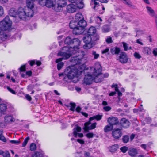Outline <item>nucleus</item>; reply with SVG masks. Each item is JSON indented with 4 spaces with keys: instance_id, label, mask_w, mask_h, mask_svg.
<instances>
[{
    "instance_id": "f257e3e1",
    "label": "nucleus",
    "mask_w": 157,
    "mask_h": 157,
    "mask_svg": "<svg viewBox=\"0 0 157 157\" xmlns=\"http://www.w3.org/2000/svg\"><path fill=\"white\" fill-rule=\"evenodd\" d=\"M64 43L70 47H63V50L71 53L73 55H75L71 58V62L76 65L80 64L82 58V56L81 55H80L78 54L79 52H78L81 44L80 40L77 38H74L72 36H68L65 38Z\"/></svg>"
},
{
    "instance_id": "f03ea898",
    "label": "nucleus",
    "mask_w": 157,
    "mask_h": 157,
    "mask_svg": "<svg viewBox=\"0 0 157 157\" xmlns=\"http://www.w3.org/2000/svg\"><path fill=\"white\" fill-rule=\"evenodd\" d=\"M12 21L9 17L6 16L0 22V43L5 41L7 38V35L5 31L10 29L12 25Z\"/></svg>"
},
{
    "instance_id": "7ed1b4c3",
    "label": "nucleus",
    "mask_w": 157,
    "mask_h": 157,
    "mask_svg": "<svg viewBox=\"0 0 157 157\" xmlns=\"http://www.w3.org/2000/svg\"><path fill=\"white\" fill-rule=\"evenodd\" d=\"M101 67L100 65H99L98 68H95L94 69V74L96 75L94 78V81L98 83L103 81L104 78H107L109 75L108 73H105L103 75L101 73Z\"/></svg>"
},
{
    "instance_id": "20e7f679",
    "label": "nucleus",
    "mask_w": 157,
    "mask_h": 157,
    "mask_svg": "<svg viewBox=\"0 0 157 157\" xmlns=\"http://www.w3.org/2000/svg\"><path fill=\"white\" fill-rule=\"evenodd\" d=\"M17 14L19 18L20 19H25L26 16L31 17L33 16V12L31 9H26L25 8H23L22 7H20L17 10Z\"/></svg>"
},
{
    "instance_id": "39448f33",
    "label": "nucleus",
    "mask_w": 157,
    "mask_h": 157,
    "mask_svg": "<svg viewBox=\"0 0 157 157\" xmlns=\"http://www.w3.org/2000/svg\"><path fill=\"white\" fill-rule=\"evenodd\" d=\"M81 71H79V70L76 68L71 69L68 72L67 75L63 78V80L67 82V79L71 80L73 79L74 77H78L81 74Z\"/></svg>"
},
{
    "instance_id": "423d86ee",
    "label": "nucleus",
    "mask_w": 157,
    "mask_h": 157,
    "mask_svg": "<svg viewBox=\"0 0 157 157\" xmlns=\"http://www.w3.org/2000/svg\"><path fill=\"white\" fill-rule=\"evenodd\" d=\"M92 37L87 34L86 35L83 37V40L85 44L83 47L84 49H88L92 47L95 45L93 41H92Z\"/></svg>"
},
{
    "instance_id": "0eeeda50",
    "label": "nucleus",
    "mask_w": 157,
    "mask_h": 157,
    "mask_svg": "<svg viewBox=\"0 0 157 157\" xmlns=\"http://www.w3.org/2000/svg\"><path fill=\"white\" fill-rule=\"evenodd\" d=\"M84 6V4L82 1H80L79 3L75 6L73 4L68 5L67 6V11L69 13L75 12L77 10V7L79 9L82 8Z\"/></svg>"
},
{
    "instance_id": "6e6552de",
    "label": "nucleus",
    "mask_w": 157,
    "mask_h": 157,
    "mask_svg": "<svg viewBox=\"0 0 157 157\" xmlns=\"http://www.w3.org/2000/svg\"><path fill=\"white\" fill-rule=\"evenodd\" d=\"M57 56H62V57L57 59L56 60V63H58L61 62L63 60H67L73 55L71 53H68L66 51H60L57 54Z\"/></svg>"
},
{
    "instance_id": "1a4fd4ad",
    "label": "nucleus",
    "mask_w": 157,
    "mask_h": 157,
    "mask_svg": "<svg viewBox=\"0 0 157 157\" xmlns=\"http://www.w3.org/2000/svg\"><path fill=\"white\" fill-rule=\"evenodd\" d=\"M87 22L84 19L80 20V21H78V29L77 30L78 34L80 35L84 31L85 27L87 25Z\"/></svg>"
},
{
    "instance_id": "9d476101",
    "label": "nucleus",
    "mask_w": 157,
    "mask_h": 157,
    "mask_svg": "<svg viewBox=\"0 0 157 157\" xmlns=\"http://www.w3.org/2000/svg\"><path fill=\"white\" fill-rule=\"evenodd\" d=\"M91 124V121H89V120L88 121L84 123L83 129L85 132H88L89 130L93 129L96 128L97 124L96 122L92 124L90 126H89Z\"/></svg>"
},
{
    "instance_id": "9b49d317",
    "label": "nucleus",
    "mask_w": 157,
    "mask_h": 157,
    "mask_svg": "<svg viewBox=\"0 0 157 157\" xmlns=\"http://www.w3.org/2000/svg\"><path fill=\"white\" fill-rule=\"evenodd\" d=\"M69 27L71 29H73V33L75 35H79L78 34V21L75 20L71 21L69 23Z\"/></svg>"
},
{
    "instance_id": "f8f14e48",
    "label": "nucleus",
    "mask_w": 157,
    "mask_h": 157,
    "mask_svg": "<svg viewBox=\"0 0 157 157\" xmlns=\"http://www.w3.org/2000/svg\"><path fill=\"white\" fill-rule=\"evenodd\" d=\"M128 58L127 54L124 52H121L119 56V60L122 64L127 63L128 61Z\"/></svg>"
},
{
    "instance_id": "ddd939ff",
    "label": "nucleus",
    "mask_w": 157,
    "mask_h": 157,
    "mask_svg": "<svg viewBox=\"0 0 157 157\" xmlns=\"http://www.w3.org/2000/svg\"><path fill=\"white\" fill-rule=\"evenodd\" d=\"M112 135L114 138L118 139L121 136L122 133L121 129L117 128L113 129L112 132Z\"/></svg>"
},
{
    "instance_id": "4468645a",
    "label": "nucleus",
    "mask_w": 157,
    "mask_h": 157,
    "mask_svg": "<svg viewBox=\"0 0 157 157\" xmlns=\"http://www.w3.org/2000/svg\"><path fill=\"white\" fill-rule=\"evenodd\" d=\"M85 77L84 79V83L86 85H89L91 84L94 79L92 76L89 72H87L86 74L84 75Z\"/></svg>"
},
{
    "instance_id": "2eb2a0df",
    "label": "nucleus",
    "mask_w": 157,
    "mask_h": 157,
    "mask_svg": "<svg viewBox=\"0 0 157 157\" xmlns=\"http://www.w3.org/2000/svg\"><path fill=\"white\" fill-rule=\"evenodd\" d=\"M107 121L112 126L114 127V126L116 125L117 126L119 124V121L118 119L115 117H110L108 118Z\"/></svg>"
},
{
    "instance_id": "dca6fc26",
    "label": "nucleus",
    "mask_w": 157,
    "mask_h": 157,
    "mask_svg": "<svg viewBox=\"0 0 157 157\" xmlns=\"http://www.w3.org/2000/svg\"><path fill=\"white\" fill-rule=\"evenodd\" d=\"M146 8L147 10V12L151 17L155 18V21H157V14H155L154 10L151 7L149 6H146Z\"/></svg>"
},
{
    "instance_id": "f3484780",
    "label": "nucleus",
    "mask_w": 157,
    "mask_h": 157,
    "mask_svg": "<svg viewBox=\"0 0 157 157\" xmlns=\"http://www.w3.org/2000/svg\"><path fill=\"white\" fill-rule=\"evenodd\" d=\"M81 130V128L79 126H77L76 127H75L73 129V133L74 136V137L77 138L78 136L80 138H82L83 136V134L82 133H78V132H80Z\"/></svg>"
},
{
    "instance_id": "a211bd4d",
    "label": "nucleus",
    "mask_w": 157,
    "mask_h": 157,
    "mask_svg": "<svg viewBox=\"0 0 157 157\" xmlns=\"http://www.w3.org/2000/svg\"><path fill=\"white\" fill-rule=\"evenodd\" d=\"M121 126L124 128H127L129 126L130 122L128 120L125 118H122L120 121Z\"/></svg>"
},
{
    "instance_id": "6ab92c4d",
    "label": "nucleus",
    "mask_w": 157,
    "mask_h": 157,
    "mask_svg": "<svg viewBox=\"0 0 157 157\" xmlns=\"http://www.w3.org/2000/svg\"><path fill=\"white\" fill-rule=\"evenodd\" d=\"M27 7H25L26 9L28 8L29 9H31L32 11H33L32 9L34 7V4L33 0H26Z\"/></svg>"
},
{
    "instance_id": "aec40b11",
    "label": "nucleus",
    "mask_w": 157,
    "mask_h": 157,
    "mask_svg": "<svg viewBox=\"0 0 157 157\" xmlns=\"http://www.w3.org/2000/svg\"><path fill=\"white\" fill-rule=\"evenodd\" d=\"M1 102V99H0V103ZM7 109V105L6 104L2 103L0 104V113L2 114H4Z\"/></svg>"
},
{
    "instance_id": "412c9836",
    "label": "nucleus",
    "mask_w": 157,
    "mask_h": 157,
    "mask_svg": "<svg viewBox=\"0 0 157 157\" xmlns=\"http://www.w3.org/2000/svg\"><path fill=\"white\" fill-rule=\"evenodd\" d=\"M98 1V0H91V2L90 3V5L94 10H97L96 8L100 6L99 3L97 2Z\"/></svg>"
},
{
    "instance_id": "4be33fe9",
    "label": "nucleus",
    "mask_w": 157,
    "mask_h": 157,
    "mask_svg": "<svg viewBox=\"0 0 157 157\" xmlns=\"http://www.w3.org/2000/svg\"><path fill=\"white\" fill-rule=\"evenodd\" d=\"M128 153L129 155L132 157H135L137 153V150L136 149L134 148H130Z\"/></svg>"
},
{
    "instance_id": "5701e85b",
    "label": "nucleus",
    "mask_w": 157,
    "mask_h": 157,
    "mask_svg": "<svg viewBox=\"0 0 157 157\" xmlns=\"http://www.w3.org/2000/svg\"><path fill=\"white\" fill-rule=\"evenodd\" d=\"M96 32V29L93 26H91L89 29L87 34L91 36H93V34H95Z\"/></svg>"
},
{
    "instance_id": "b1692460",
    "label": "nucleus",
    "mask_w": 157,
    "mask_h": 157,
    "mask_svg": "<svg viewBox=\"0 0 157 157\" xmlns=\"http://www.w3.org/2000/svg\"><path fill=\"white\" fill-rule=\"evenodd\" d=\"M119 148V145L117 144L112 145L111 146L109 147V151L112 153H114Z\"/></svg>"
},
{
    "instance_id": "393cba45",
    "label": "nucleus",
    "mask_w": 157,
    "mask_h": 157,
    "mask_svg": "<svg viewBox=\"0 0 157 157\" xmlns=\"http://www.w3.org/2000/svg\"><path fill=\"white\" fill-rule=\"evenodd\" d=\"M110 52L113 55H118L120 52L121 49L119 47H115L114 48L111 49Z\"/></svg>"
},
{
    "instance_id": "a878e982",
    "label": "nucleus",
    "mask_w": 157,
    "mask_h": 157,
    "mask_svg": "<svg viewBox=\"0 0 157 157\" xmlns=\"http://www.w3.org/2000/svg\"><path fill=\"white\" fill-rule=\"evenodd\" d=\"M52 7L53 10L56 12H60L62 10V8L57 3L55 4H54Z\"/></svg>"
},
{
    "instance_id": "bb28decb",
    "label": "nucleus",
    "mask_w": 157,
    "mask_h": 157,
    "mask_svg": "<svg viewBox=\"0 0 157 157\" xmlns=\"http://www.w3.org/2000/svg\"><path fill=\"white\" fill-rule=\"evenodd\" d=\"M79 70V71H81V74L83 73L84 75L86 74L87 72H85L87 70L86 69V65L85 64H82L80 65L78 68H77Z\"/></svg>"
},
{
    "instance_id": "cd10ccee",
    "label": "nucleus",
    "mask_w": 157,
    "mask_h": 157,
    "mask_svg": "<svg viewBox=\"0 0 157 157\" xmlns=\"http://www.w3.org/2000/svg\"><path fill=\"white\" fill-rule=\"evenodd\" d=\"M113 127L112 126L109 124L106 125L104 128V131L105 133L107 132L113 130Z\"/></svg>"
},
{
    "instance_id": "c85d7f7f",
    "label": "nucleus",
    "mask_w": 157,
    "mask_h": 157,
    "mask_svg": "<svg viewBox=\"0 0 157 157\" xmlns=\"http://www.w3.org/2000/svg\"><path fill=\"white\" fill-rule=\"evenodd\" d=\"M6 122H12L14 121L15 119L11 116H6L4 117Z\"/></svg>"
},
{
    "instance_id": "c756f323",
    "label": "nucleus",
    "mask_w": 157,
    "mask_h": 157,
    "mask_svg": "<svg viewBox=\"0 0 157 157\" xmlns=\"http://www.w3.org/2000/svg\"><path fill=\"white\" fill-rule=\"evenodd\" d=\"M101 29L102 32L104 33L109 32L110 30L109 26L108 24L104 25L102 27Z\"/></svg>"
},
{
    "instance_id": "7c9ffc66",
    "label": "nucleus",
    "mask_w": 157,
    "mask_h": 157,
    "mask_svg": "<svg viewBox=\"0 0 157 157\" xmlns=\"http://www.w3.org/2000/svg\"><path fill=\"white\" fill-rule=\"evenodd\" d=\"M102 117V115L99 114L95 116H94L92 117H90L89 119V121H91L92 120L96 119L97 120L99 121L101 120Z\"/></svg>"
},
{
    "instance_id": "2f4dec72",
    "label": "nucleus",
    "mask_w": 157,
    "mask_h": 157,
    "mask_svg": "<svg viewBox=\"0 0 157 157\" xmlns=\"http://www.w3.org/2000/svg\"><path fill=\"white\" fill-rule=\"evenodd\" d=\"M75 20L78 21H80V20H82L84 19V18L81 13H78L75 15Z\"/></svg>"
},
{
    "instance_id": "473e14b6",
    "label": "nucleus",
    "mask_w": 157,
    "mask_h": 157,
    "mask_svg": "<svg viewBox=\"0 0 157 157\" xmlns=\"http://www.w3.org/2000/svg\"><path fill=\"white\" fill-rule=\"evenodd\" d=\"M0 155H2L3 157H10V154L8 151H4L0 150Z\"/></svg>"
},
{
    "instance_id": "72a5a7b5",
    "label": "nucleus",
    "mask_w": 157,
    "mask_h": 157,
    "mask_svg": "<svg viewBox=\"0 0 157 157\" xmlns=\"http://www.w3.org/2000/svg\"><path fill=\"white\" fill-rule=\"evenodd\" d=\"M17 11H16L14 10V8H11L9 11L10 15L12 17H15L16 15L17 14Z\"/></svg>"
},
{
    "instance_id": "f704fd0d",
    "label": "nucleus",
    "mask_w": 157,
    "mask_h": 157,
    "mask_svg": "<svg viewBox=\"0 0 157 157\" xmlns=\"http://www.w3.org/2000/svg\"><path fill=\"white\" fill-rule=\"evenodd\" d=\"M132 14L129 13H127L125 15L124 18L127 21L130 22L132 21Z\"/></svg>"
},
{
    "instance_id": "c9c22d12",
    "label": "nucleus",
    "mask_w": 157,
    "mask_h": 157,
    "mask_svg": "<svg viewBox=\"0 0 157 157\" xmlns=\"http://www.w3.org/2000/svg\"><path fill=\"white\" fill-rule=\"evenodd\" d=\"M57 3L63 8L66 6L67 3L66 0H58Z\"/></svg>"
},
{
    "instance_id": "e433bc0d",
    "label": "nucleus",
    "mask_w": 157,
    "mask_h": 157,
    "mask_svg": "<svg viewBox=\"0 0 157 157\" xmlns=\"http://www.w3.org/2000/svg\"><path fill=\"white\" fill-rule=\"evenodd\" d=\"M3 131L2 129L0 130V140L4 142H6L7 140L3 135Z\"/></svg>"
},
{
    "instance_id": "4c0bfd02",
    "label": "nucleus",
    "mask_w": 157,
    "mask_h": 157,
    "mask_svg": "<svg viewBox=\"0 0 157 157\" xmlns=\"http://www.w3.org/2000/svg\"><path fill=\"white\" fill-rule=\"evenodd\" d=\"M122 141L124 143H127L129 141V138L128 135H125L123 136L122 138Z\"/></svg>"
},
{
    "instance_id": "58836bf2",
    "label": "nucleus",
    "mask_w": 157,
    "mask_h": 157,
    "mask_svg": "<svg viewBox=\"0 0 157 157\" xmlns=\"http://www.w3.org/2000/svg\"><path fill=\"white\" fill-rule=\"evenodd\" d=\"M125 4L127 5L129 7H133L134 6L132 4V2L129 0H121Z\"/></svg>"
},
{
    "instance_id": "ea45409f",
    "label": "nucleus",
    "mask_w": 157,
    "mask_h": 157,
    "mask_svg": "<svg viewBox=\"0 0 157 157\" xmlns=\"http://www.w3.org/2000/svg\"><path fill=\"white\" fill-rule=\"evenodd\" d=\"M91 36L92 37V41H93V43H94L95 44V41L99 40V36L98 34L95 33L94 34H93V36Z\"/></svg>"
},
{
    "instance_id": "a19ab883",
    "label": "nucleus",
    "mask_w": 157,
    "mask_h": 157,
    "mask_svg": "<svg viewBox=\"0 0 157 157\" xmlns=\"http://www.w3.org/2000/svg\"><path fill=\"white\" fill-rule=\"evenodd\" d=\"M70 105H71L70 110L73 112L75 111V108L76 106V104L75 103L70 102Z\"/></svg>"
},
{
    "instance_id": "79ce46f5",
    "label": "nucleus",
    "mask_w": 157,
    "mask_h": 157,
    "mask_svg": "<svg viewBox=\"0 0 157 157\" xmlns=\"http://www.w3.org/2000/svg\"><path fill=\"white\" fill-rule=\"evenodd\" d=\"M143 52L144 54H149L151 53V50L150 48L148 47L144 48H143Z\"/></svg>"
},
{
    "instance_id": "37998d69",
    "label": "nucleus",
    "mask_w": 157,
    "mask_h": 157,
    "mask_svg": "<svg viewBox=\"0 0 157 157\" xmlns=\"http://www.w3.org/2000/svg\"><path fill=\"white\" fill-rule=\"evenodd\" d=\"M120 150L122 152L124 153L128 150V147L125 146H123L120 148Z\"/></svg>"
},
{
    "instance_id": "c03bdc74",
    "label": "nucleus",
    "mask_w": 157,
    "mask_h": 157,
    "mask_svg": "<svg viewBox=\"0 0 157 157\" xmlns=\"http://www.w3.org/2000/svg\"><path fill=\"white\" fill-rule=\"evenodd\" d=\"M36 148V144L34 143H32L30 145V150L32 151L35 150Z\"/></svg>"
},
{
    "instance_id": "a18cd8bd",
    "label": "nucleus",
    "mask_w": 157,
    "mask_h": 157,
    "mask_svg": "<svg viewBox=\"0 0 157 157\" xmlns=\"http://www.w3.org/2000/svg\"><path fill=\"white\" fill-rule=\"evenodd\" d=\"M29 139V137H28L25 139L23 142L22 144V147H25L26 146Z\"/></svg>"
},
{
    "instance_id": "49530a36",
    "label": "nucleus",
    "mask_w": 157,
    "mask_h": 157,
    "mask_svg": "<svg viewBox=\"0 0 157 157\" xmlns=\"http://www.w3.org/2000/svg\"><path fill=\"white\" fill-rule=\"evenodd\" d=\"M64 66V63L60 62L58 63L57 65V69L58 70H60Z\"/></svg>"
},
{
    "instance_id": "de8ad7c7",
    "label": "nucleus",
    "mask_w": 157,
    "mask_h": 157,
    "mask_svg": "<svg viewBox=\"0 0 157 157\" xmlns=\"http://www.w3.org/2000/svg\"><path fill=\"white\" fill-rule=\"evenodd\" d=\"M10 143L14 144H18L20 143V141L19 140H10Z\"/></svg>"
},
{
    "instance_id": "09e8293b",
    "label": "nucleus",
    "mask_w": 157,
    "mask_h": 157,
    "mask_svg": "<svg viewBox=\"0 0 157 157\" xmlns=\"http://www.w3.org/2000/svg\"><path fill=\"white\" fill-rule=\"evenodd\" d=\"M106 42L108 44H110L112 43L113 42V41L112 40V38L111 37L108 36L106 39Z\"/></svg>"
},
{
    "instance_id": "8fccbe9b",
    "label": "nucleus",
    "mask_w": 157,
    "mask_h": 157,
    "mask_svg": "<svg viewBox=\"0 0 157 157\" xmlns=\"http://www.w3.org/2000/svg\"><path fill=\"white\" fill-rule=\"evenodd\" d=\"M122 44H123L124 50L125 51H127L128 50V44L124 42H122Z\"/></svg>"
},
{
    "instance_id": "3c124183",
    "label": "nucleus",
    "mask_w": 157,
    "mask_h": 157,
    "mask_svg": "<svg viewBox=\"0 0 157 157\" xmlns=\"http://www.w3.org/2000/svg\"><path fill=\"white\" fill-rule=\"evenodd\" d=\"M26 66L25 65H24L21 66L19 68L20 71L21 72H22L25 71L26 70Z\"/></svg>"
},
{
    "instance_id": "603ef678",
    "label": "nucleus",
    "mask_w": 157,
    "mask_h": 157,
    "mask_svg": "<svg viewBox=\"0 0 157 157\" xmlns=\"http://www.w3.org/2000/svg\"><path fill=\"white\" fill-rule=\"evenodd\" d=\"M92 55L94 56V58L95 59H97L99 56L98 54H96L95 51H93Z\"/></svg>"
},
{
    "instance_id": "864d4df0",
    "label": "nucleus",
    "mask_w": 157,
    "mask_h": 157,
    "mask_svg": "<svg viewBox=\"0 0 157 157\" xmlns=\"http://www.w3.org/2000/svg\"><path fill=\"white\" fill-rule=\"evenodd\" d=\"M6 88L8 90V91L10 92L12 94H16V92H15V91L13 90L12 89L10 88V87L9 86H7Z\"/></svg>"
},
{
    "instance_id": "5fc2aeb1",
    "label": "nucleus",
    "mask_w": 157,
    "mask_h": 157,
    "mask_svg": "<svg viewBox=\"0 0 157 157\" xmlns=\"http://www.w3.org/2000/svg\"><path fill=\"white\" fill-rule=\"evenodd\" d=\"M134 56L135 58L137 59H140L141 57L140 54L136 52H135L134 54Z\"/></svg>"
},
{
    "instance_id": "6e6d98bb",
    "label": "nucleus",
    "mask_w": 157,
    "mask_h": 157,
    "mask_svg": "<svg viewBox=\"0 0 157 157\" xmlns=\"http://www.w3.org/2000/svg\"><path fill=\"white\" fill-rule=\"evenodd\" d=\"M40 153L39 152H36L33 155V157H40Z\"/></svg>"
},
{
    "instance_id": "4d7b16f0",
    "label": "nucleus",
    "mask_w": 157,
    "mask_h": 157,
    "mask_svg": "<svg viewBox=\"0 0 157 157\" xmlns=\"http://www.w3.org/2000/svg\"><path fill=\"white\" fill-rule=\"evenodd\" d=\"M94 136V134L92 133L89 132L86 134V136L89 138H92Z\"/></svg>"
},
{
    "instance_id": "13d9d810",
    "label": "nucleus",
    "mask_w": 157,
    "mask_h": 157,
    "mask_svg": "<svg viewBox=\"0 0 157 157\" xmlns=\"http://www.w3.org/2000/svg\"><path fill=\"white\" fill-rule=\"evenodd\" d=\"M103 109L105 111H108L111 110V108L109 106H105L103 107Z\"/></svg>"
},
{
    "instance_id": "bf43d9fd",
    "label": "nucleus",
    "mask_w": 157,
    "mask_h": 157,
    "mask_svg": "<svg viewBox=\"0 0 157 157\" xmlns=\"http://www.w3.org/2000/svg\"><path fill=\"white\" fill-rule=\"evenodd\" d=\"M68 1L72 3H76V4L79 3V2H79V1H78V0H68Z\"/></svg>"
},
{
    "instance_id": "052dcab7",
    "label": "nucleus",
    "mask_w": 157,
    "mask_h": 157,
    "mask_svg": "<svg viewBox=\"0 0 157 157\" xmlns=\"http://www.w3.org/2000/svg\"><path fill=\"white\" fill-rule=\"evenodd\" d=\"M25 97L26 99L29 101H30L32 100V98L29 94H26L25 96Z\"/></svg>"
},
{
    "instance_id": "680f3d73",
    "label": "nucleus",
    "mask_w": 157,
    "mask_h": 157,
    "mask_svg": "<svg viewBox=\"0 0 157 157\" xmlns=\"http://www.w3.org/2000/svg\"><path fill=\"white\" fill-rule=\"evenodd\" d=\"M28 62L29 63V64L31 66H32L33 65H34L36 63V62L35 60L29 61H28Z\"/></svg>"
},
{
    "instance_id": "e2e57ef3",
    "label": "nucleus",
    "mask_w": 157,
    "mask_h": 157,
    "mask_svg": "<svg viewBox=\"0 0 157 157\" xmlns=\"http://www.w3.org/2000/svg\"><path fill=\"white\" fill-rule=\"evenodd\" d=\"M109 49L108 48H106V49L103 50L102 51V54H106V53L109 52Z\"/></svg>"
},
{
    "instance_id": "0e129e2a",
    "label": "nucleus",
    "mask_w": 157,
    "mask_h": 157,
    "mask_svg": "<svg viewBox=\"0 0 157 157\" xmlns=\"http://www.w3.org/2000/svg\"><path fill=\"white\" fill-rule=\"evenodd\" d=\"M152 52L154 56H157V48H155L153 49Z\"/></svg>"
},
{
    "instance_id": "69168bd1",
    "label": "nucleus",
    "mask_w": 157,
    "mask_h": 157,
    "mask_svg": "<svg viewBox=\"0 0 157 157\" xmlns=\"http://www.w3.org/2000/svg\"><path fill=\"white\" fill-rule=\"evenodd\" d=\"M75 110L78 113L80 112L82 110V108L81 107H80V106H77L75 109Z\"/></svg>"
},
{
    "instance_id": "338daca9",
    "label": "nucleus",
    "mask_w": 157,
    "mask_h": 157,
    "mask_svg": "<svg viewBox=\"0 0 157 157\" xmlns=\"http://www.w3.org/2000/svg\"><path fill=\"white\" fill-rule=\"evenodd\" d=\"M151 118L148 117H146L145 119V121L147 122L148 123H150L151 122Z\"/></svg>"
},
{
    "instance_id": "774afa93",
    "label": "nucleus",
    "mask_w": 157,
    "mask_h": 157,
    "mask_svg": "<svg viewBox=\"0 0 157 157\" xmlns=\"http://www.w3.org/2000/svg\"><path fill=\"white\" fill-rule=\"evenodd\" d=\"M76 141L78 142L79 143H80V144H84V143H85V142L84 141L82 140V139H77V140H76Z\"/></svg>"
}]
</instances>
